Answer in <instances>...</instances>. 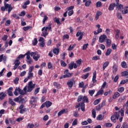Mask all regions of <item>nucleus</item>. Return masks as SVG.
<instances>
[{
  "instance_id": "a878e982",
  "label": "nucleus",
  "mask_w": 128,
  "mask_h": 128,
  "mask_svg": "<svg viewBox=\"0 0 128 128\" xmlns=\"http://www.w3.org/2000/svg\"><path fill=\"white\" fill-rule=\"evenodd\" d=\"M109 64L110 63L108 62H106L103 64V65H102L103 70H106V68H108V66Z\"/></svg>"
},
{
  "instance_id": "bf43d9fd",
  "label": "nucleus",
  "mask_w": 128,
  "mask_h": 128,
  "mask_svg": "<svg viewBox=\"0 0 128 128\" xmlns=\"http://www.w3.org/2000/svg\"><path fill=\"white\" fill-rule=\"evenodd\" d=\"M100 59V56H94L92 58L93 60H98Z\"/></svg>"
},
{
  "instance_id": "f8f14e48",
  "label": "nucleus",
  "mask_w": 128,
  "mask_h": 128,
  "mask_svg": "<svg viewBox=\"0 0 128 128\" xmlns=\"http://www.w3.org/2000/svg\"><path fill=\"white\" fill-rule=\"evenodd\" d=\"M118 112H120L121 116V117L119 118V120L120 122H122V118H124V109H121Z\"/></svg>"
},
{
  "instance_id": "a211bd4d",
  "label": "nucleus",
  "mask_w": 128,
  "mask_h": 128,
  "mask_svg": "<svg viewBox=\"0 0 128 128\" xmlns=\"http://www.w3.org/2000/svg\"><path fill=\"white\" fill-rule=\"evenodd\" d=\"M96 72L94 71V74H93V76H92V82L93 84H95V82H96Z\"/></svg>"
},
{
  "instance_id": "7ed1b4c3",
  "label": "nucleus",
  "mask_w": 128,
  "mask_h": 128,
  "mask_svg": "<svg viewBox=\"0 0 128 128\" xmlns=\"http://www.w3.org/2000/svg\"><path fill=\"white\" fill-rule=\"evenodd\" d=\"M30 56L32 57L36 62L38 60V58H40V55L38 52H32L30 53Z\"/></svg>"
},
{
  "instance_id": "0eeeda50",
  "label": "nucleus",
  "mask_w": 128,
  "mask_h": 128,
  "mask_svg": "<svg viewBox=\"0 0 128 128\" xmlns=\"http://www.w3.org/2000/svg\"><path fill=\"white\" fill-rule=\"evenodd\" d=\"M79 108L78 110L81 109V110H82V112L86 111V109H85L86 106H85L84 103V102L79 103L76 106V108Z\"/></svg>"
},
{
  "instance_id": "a19ab883",
  "label": "nucleus",
  "mask_w": 128,
  "mask_h": 128,
  "mask_svg": "<svg viewBox=\"0 0 128 128\" xmlns=\"http://www.w3.org/2000/svg\"><path fill=\"white\" fill-rule=\"evenodd\" d=\"M88 76H90V73H87L85 75H82V78L83 80H86V78H88Z\"/></svg>"
},
{
  "instance_id": "aec40b11",
  "label": "nucleus",
  "mask_w": 128,
  "mask_h": 128,
  "mask_svg": "<svg viewBox=\"0 0 128 128\" xmlns=\"http://www.w3.org/2000/svg\"><path fill=\"white\" fill-rule=\"evenodd\" d=\"M104 106V102H102L101 104L97 106H96V110H100V109L103 108V106Z\"/></svg>"
},
{
  "instance_id": "a18cd8bd",
  "label": "nucleus",
  "mask_w": 128,
  "mask_h": 128,
  "mask_svg": "<svg viewBox=\"0 0 128 128\" xmlns=\"http://www.w3.org/2000/svg\"><path fill=\"white\" fill-rule=\"evenodd\" d=\"M118 90L119 92H124V87H120V88H118Z\"/></svg>"
},
{
  "instance_id": "58836bf2",
  "label": "nucleus",
  "mask_w": 128,
  "mask_h": 128,
  "mask_svg": "<svg viewBox=\"0 0 128 128\" xmlns=\"http://www.w3.org/2000/svg\"><path fill=\"white\" fill-rule=\"evenodd\" d=\"M104 116H102V114H100L96 117L97 120H102Z\"/></svg>"
},
{
  "instance_id": "39448f33",
  "label": "nucleus",
  "mask_w": 128,
  "mask_h": 128,
  "mask_svg": "<svg viewBox=\"0 0 128 128\" xmlns=\"http://www.w3.org/2000/svg\"><path fill=\"white\" fill-rule=\"evenodd\" d=\"M119 118H120V112H116L114 115L112 116L111 120L113 122H116V119L118 120Z\"/></svg>"
},
{
  "instance_id": "2eb2a0df",
  "label": "nucleus",
  "mask_w": 128,
  "mask_h": 128,
  "mask_svg": "<svg viewBox=\"0 0 128 128\" xmlns=\"http://www.w3.org/2000/svg\"><path fill=\"white\" fill-rule=\"evenodd\" d=\"M66 112H68V110H66V109H63L61 110L58 114V118H60V116L64 114H66Z\"/></svg>"
},
{
  "instance_id": "7c9ffc66",
  "label": "nucleus",
  "mask_w": 128,
  "mask_h": 128,
  "mask_svg": "<svg viewBox=\"0 0 128 128\" xmlns=\"http://www.w3.org/2000/svg\"><path fill=\"white\" fill-rule=\"evenodd\" d=\"M5 96H6V93L4 92L0 93V97H1V100H4Z\"/></svg>"
},
{
  "instance_id": "c9c22d12",
  "label": "nucleus",
  "mask_w": 128,
  "mask_h": 128,
  "mask_svg": "<svg viewBox=\"0 0 128 128\" xmlns=\"http://www.w3.org/2000/svg\"><path fill=\"white\" fill-rule=\"evenodd\" d=\"M28 78L30 80H32V78H34V73H32V72H28Z\"/></svg>"
},
{
  "instance_id": "423d86ee",
  "label": "nucleus",
  "mask_w": 128,
  "mask_h": 128,
  "mask_svg": "<svg viewBox=\"0 0 128 128\" xmlns=\"http://www.w3.org/2000/svg\"><path fill=\"white\" fill-rule=\"evenodd\" d=\"M36 84H32V81H30L28 82L27 92H32V90L34 88Z\"/></svg>"
},
{
  "instance_id": "9d476101",
  "label": "nucleus",
  "mask_w": 128,
  "mask_h": 128,
  "mask_svg": "<svg viewBox=\"0 0 128 128\" xmlns=\"http://www.w3.org/2000/svg\"><path fill=\"white\" fill-rule=\"evenodd\" d=\"M14 66L13 70H16L18 67V66L20 64V60H18V59H16L14 62Z\"/></svg>"
},
{
  "instance_id": "774afa93",
  "label": "nucleus",
  "mask_w": 128,
  "mask_h": 128,
  "mask_svg": "<svg viewBox=\"0 0 128 128\" xmlns=\"http://www.w3.org/2000/svg\"><path fill=\"white\" fill-rule=\"evenodd\" d=\"M34 66H31L28 69V72H32L34 70Z\"/></svg>"
},
{
  "instance_id": "09e8293b",
  "label": "nucleus",
  "mask_w": 128,
  "mask_h": 128,
  "mask_svg": "<svg viewBox=\"0 0 128 128\" xmlns=\"http://www.w3.org/2000/svg\"><path fill=\"white\" fill-rule=\"evenodd\" d=\"M26 56V54H20L18 56L17 60H20V58H24V56Z\"/></svg>"
},
{
  "instance_id": "2f4dec72",
  "label": "nucleus",
  "mask_w": 128,
  "mask_h": 128,
  "mask_svg": "<svg viewBox=\"0 0 128 128\" xmlns=\"http://www.w3.org/2000/svg\"><path fill=\"white\" fill-rule=\"evenodd\" d=\"M34 124L32 123H28L26 126V128H34Z\"/></svg>"
},
{
  "instance_id": "b1692460",
  "label": "nucleus",
  "mask_w": 128,
  "mask_h": 128,
  "mask_svg": "<svg viewBox=\"0 0 128 128\" xmlns=\"http://www.w3.org/2000/svg\"><path fill=\"white\" fill-rule=\"evenodd\" d=\"M12 87H10L8 90V94L10 96H12Z\"/></svg>"
},
{
  "instance_id": "37998d69",
  "label": "nucleus",
  "mask_w": 128,
  "mask_h": 128,
  "mask_svg": "<svg viewBox=\"0 0 128 128\" xmlns=\"http://www.w3.org/2000/svg\"><path fill=\"white\" fill-rule=\"evenodd\" d=\"M106 44L108 48L110 46V44H112V42H110V40L106 39Z\"/></svg>"
},
{
  "instance_id": "c85d7f7f",
  "label": "nucleus",
  "mask_w": 128,
  "mask_h": 128,
  "mask_svg": "<svg viewBox=\"0 0 128 128\" xmlns=\"http://www.w3.org/2000/svg\"><path fill=\"white\" fill-rule=\"evenodd\" d=\"M118 72V66L116 64H114L112 67V72L116 74Z\"/></svg>"
},
{
  "instance_id": "4c0bfd02",
  "label": "nucleus",
  "mask_w": 128,
  "mask_h": 128,
  "mask_svg": "<svg viewBox=\"0 0 128 128\" xmlns=\"http://www.w3.org/2000/svg\"><path fill=\"white\" fill-rule=\"evenodd\" d=\"M112 53V49L110 48H108L106 50V56H110V54Z\"/></svg>"
},
{
  "instance_id": "20e7f679",
  "label": "nucleus",
  "mask_w": 128,
  "mask_h": 128,
  "mask_svg": "<svg viewBox=\"0 0 128 128\" xmlns=\"http://www.w3.org/2000/svg\"><path fill=\"white\" fill-rule=\"evenodd\" d=\"M26 62L28 64H32V59L30 58V52L28 51L26 53Z\"/></svg>"
},
{
  "instance_id": "e433bc0d",
  "label": "nucleus",
  "mask_w": 128,
  "mask_h": 128,
  "mask_svg": "<svg viewBox=\"0 0 128 128\" xmlns=\"http://www.w3.org/2000/svg\"><path fill=\"white\" fill-rule=\"evenodd\" d=\"M18 94H20V88H16L14 92V94L15 96H18Z\"/></svg>"
},
{
  "instance_id": "72a5a7b5",
  "label": "nucleus",
  "mask_w": 128,
  "mask_h": 128,
  "mask_svg": "<svg viewBox=\"0 0 128 128\" xmlns=\"http://www.w3.org/2000/svg\"><path fill=\"white\" fill-rule=\"evenodd\" d=\"M53 52L54 54H56V56H58V54L60 53V49L58 48H54L53 50Z\"/></svg>"
},
{
  "instance_id": "dca6fc26",
  "label": "nucleus",
  "mask_w": 128,
  "mask_h": 128,
  "mask_svg": "<svg viewBox=\"0 0 128 128\" xmlns=\"http://www.w3.org/2000/svg\"><path fill=\"white\" fill-rule=\"evenodd\" d=\"M116 10H120V12H122V9L124 8V5L118 3L116 5Z\"/></svg>"
},
{
  "instance_id": "ddd939ff",
  "label": "nucleus",
  "mask_w": 128,
  "mask_h": 128,
  "mask_svg": "<svg viewBox=\"0 0 128 128\" xmlns=\"http://www.w3.org/2000/svg\"><path fill=\"white\" fill-rule=\"evenodd\" d=\"M64 78H70L72 75V74L68 72V70H66L65 72H64Z\"/></svg>"
},
{
  "instance_id": "4468645a",
  "label": "nucleus",
  "mask_w": 128,
  "mask_h": 128,
  "mask_svg": "<svg viewBox=\"0 0 128 128\" xmlns=\"http://www.w3.org/2000/svg\"><path fill=\"white\" fill-rule=\"evenodd\" d=\"M38 98L32 96L31 98V100H30V104H32L33 106H36V100Z\"/></svg>"
},
{
  "instance_id": "412c9836",
  "label": "nucleus",
  "mask_w": 128,
  "mask_h": 128,
  "mask_svg": "<svg viewBox=\"0 0 128 128\" xmlns=\"http://www.w3.org/2000/svg\"><path fill=\"white\" fill-rule=\"evenodd\" d=\"M120 96V94L118 92H115L112 96V98L116 100V98H118Z\"/></svg>"
},
{
  "instance_id": "338daca9",
  "label": "nucleus",
  "mask_w": 128,
  "mask_h": 128,
  "mask_svg": "<svg viewBox=\"0 0 128 128\" xmlns=\"http://www.w3.org/2000/svg\"><path fill=\"white\" fill-rule=\"evenodd\" d=\"M78 124V119H75L72 123V126H76Z\"/></svg>"
},
{
  "instance_id": "bb28decb",
  "label": "nucleus",
  "mask_w": 128,
  "mask_h": 128,
  "mask_svg": "<svg viewBox=\"0 0 128 128\" xmlns=\"http://www.w3.org/2000/svg\"><path fill=\"white\" fill-rule=\"evenodd\" d=\"M44 104H45L46 108H50V106H51L52 104V103L50 101H46L44 103Z\"/></svg>"
},
{
  "instance_id": "6ab92c4d",
  "label": "nucleus",
  "mask_w": 128,
  "mask_h": 128,
  "mask_svg": "<svg viewBox=\"0 0 128 128\" xmlns=\"http://www.w3.org/2000/svg\"><path fill=\"white\" fill-rule=\"evenodd\" d=\"M27 88L26 86H25L24 88V90H20V91H19V94H26V90H27Z\"/></svg>"
},
{
  "instance_id": "13d9d810",
  "label": "nucleus",
  "mask_w": 128,
  "mask_h": 128,
  "mask_svg": "<svg viewBox=\"0 0 128 128\" xmlns=\"http://www.w3.org/2000/svg\"><path fill=\"white\" fill-rule=\"evenodd\" d=\"M60 65L62 66H67L66 63L64 60L60 61Z\"/></svg>"
},
{
  "instance_id": "79ce46f5",
  "label": "nucleus",
  "mask_w": 128,
  "mask_h": 128,
  "mask_svg": "<svg viewBox=\"0 0 128 128\" xmlns=\"http://www.w3.org/2000/svg\"><path fill=\"white\" fill-rule=\"evenodd\" d=\"M92 116L94 118H96V110L94 109H93L92 110Z\"/></svg>"
},
{
  "instance_id": "5fc2aeb1",
  "label": "nucleus",
  "mask_w": 128,
  "mask_h": 128,
  "mask_svg": "<svg viewBox=\"0 0 128 128\" xmlns=\"http://www.w3.org/2000/svg\"><path fill=\"white\" fill-rule=\"evenodd\" d=\"M37 44H38V39H36V38H35L32 40V44L33 46H36Z\"/></svg>"
},
{
  "instance_id": "1a4fd4ad",
  "label": "nucleus",
  "mask_w": 128,
  "mask_h": 128,
  "mask_svg": "<svg viewBox=\"0 0 128 128\" xmlns=\"http://www.w3.org/2000/svg\"><path fill=\"white\" fill-rule=\"evenodd\" d=\"M84 32H82L80 31L78 32L76 34V36L78 37V40L80 42L82 40V36H84Z\"/></svg>"
},
{
  "instance_id": "f704fd0d",
  "label": "nucleus",
  "mask_w": 128,
  "mask_h": 128,
  "mask_svg": "<svg viewBox=\"0 0 128 128\" xmlns=\"http://www.w3.org/2000/svg\"><path fill=\"white\" fill-rule=\"evenodd\" d=\"M54 86H56L57 88H60V84L56 82H54Z\"/></svg>"
},
{
  "instance_id": "473e14b6",
  "label": "nucleus",
  "mask_w": 128,
  "mask_h": 128,
  "mask_svg": "<svg viewBox=\"0 0 128 128\" xmlns=\"http://www.w3.org/2000/svg\"><path fill=\"white\" fill-rule=\"evenodd\" d=\"M74 48H76V44H74L72 46L70 45L68 48V50H74Z\"/></svg>"
},
{
  "instance_id": "69168bd1",
  "label": "nucleus",
  "mask_w": 128,
  "mask_h": 128,
  "mask_svg": "<svg viewBox=\"0 0 128 128\" xmlns=\"http://www.w3.org/2000/svg\"><path fill=\"white\" fill-rule=\"evenodd\" d=\"M10 20H7L5 23V26H10Z\"/></svg>"
},
{
  "instance_id": "c03bdc74",
  "label": "nucleus",
  "mask_w": 128,
  "mask_h": 128,
  "mask_svg": "<svg viewBox=\"0 0 128 128\" xmlns=\"http://www.w3.org/2000/svg\"><path fill=\"white\" fill-rule=\"evenodd\" d=\"M121 76H128V71H124V72H122Z\"/></svg>"
},
{
  "instance_id": "c756f323",
  "label": "nucleus",
  "mask_w": 128,
  "mask_h": 128,
  "mask_svg": "<svg viewBox=\"0 0 128 128\" xmlns=\"http://www.w3.org/2000/svg\"><path fill=\"white\" fill-rule=\"evenodd\" d=\"M121 66L123 68H128V66L126 65V62L124 61L122 62H121Z\"/></svg>"
},
{
  "instance_id": "680f3d73",
  "label": "nucleus",
  "mask_w": 128,
  "mask_h": 128,
  "mask_svg": "<svg viewBox=\"0 0 128 128\" xmlns=\"http://www.w3.org/2000/svg\"><path fill=\"white\" fill-rule=\"evenodd\" d=\"M82 100H83L84 102H88V98L86 97V96H84L82 98Z\"/></svg>"
},
{
  "instance_id": "603ef678",
  "label": "nucleus",
  "mask_w": 128,
  "mask_h": 128,
  "mask_svg": "<svg viewBox=\"0 0 128 128\" xmlns=\"http://www.w3.org/2000/svg\"><path fill=\"white\" fill-rule=\"evenodd\" d=\"M102 6V2L98 1L96 3V8H100Z\"/></svg>"
},
{
  "instance_id": "49530a36",
  "label": "nucleus",
  "mask_w": 128,
  "mask_h": 128,
  "mask_svg": "<svg viewBox=\"0 0 128 128\" xmlns=\"http://www.w3.org/2000/svg\"><path fill=\"white\" fill-rule=\"evenodd\" d=\"M54 22H56L57 24H62V23H60V18H55Z\"/></svg>"
},
{
  "instance_id": "6e6d98bb",
  "label": "nucleus",
  "mask_w": 128,
  "mask_h": 128,
  "mask_svg": "<svg viewBox=\"0 0 128 128\" xmlns=\"http://www.w3.org/2000/svg\"><path fill=\"white\" fill-rule=\"evenodd\" d=\"M68 68L69 70H72L74 68V62H72L68 64Z\"/></svg>"
},
{
  "instance_id": "864d4df0",
  "label": "nucleus",
  "mask_w": 128,
  "mask_h": 128,
  "mask_svg": "<svg viewBox=\"0 0 128 128\" xmlns=\"http://www.w3.org/2000/svg\"><path fill=\"white\" fill-rule=\"evenodd\" d=\"M76 64L78 65V66H80L82 64V59H79L76 61Z\"/></svg>"
},
{
  "instance_id": "9b49d317",
  "label": "nucleus",
  "mask_w": 128,
  "mask_h": 128,
  "mask_svg": "<svg viewBox=\"0 0 128 128\" xmlns=\"http://www.w3.org/2000/svg\"><path fill=\"white\" fill-rule=\"evenodd\" d=\"M14 100L16 102H24V98H22V96H20L18 98H14Z\"/></svg>"
},
{
  "instance_id": "8fccbe9b",
  "label": "nucleus",
  "mask_w": 128,
  "mask_h": 128,
  "mask_svg": "<svg viewBox=\"0 0 128 128\" xmlns=\"http://www.w3.org/2000/svg\"><path fill=\"white\" fill-rule=\"evenodd\" d=\"M9 104H12V106H16V102H14V100H12V98H9Z\"/></svg>"
},
{
  "instance_id": "f257e3e1",
  "label": "nucleus",
  "mask_w": 128,
  "mask_h": 128,
  "mask_svg": "<svg viewBox=\"0 0 128 128\" xmlns=\"http://www.w3.org/2000/svg\"><path fill=\"white\" fill-rule=\"evenodd\" d=\"M4 6L1 7V10L4 12L6 10L8 12V14H10L14 8V6H12V4L4 3Z\"/></svg>"
},
{
  "instance_id": "4d7b16f0",
  "label": "nucleus",
  "mask_w": 128,
  "mask_h": 128,
  "mask_svg": "<svg viewBox=\"0 0 128 128\" xmlns=\"http://www.w3.org/2000/svg\"><path fill=\"white\" fill-rule=\"evenodd\" d=\"M30 28H32V26H24L23 28V30L25 32H26V30H30Z\"/></svg>"
},
{
  "instance_id": "3c124183",
  "label": "nucleus",
  "mask_w": 128,
  "mask_h": 128,
  "mask_svg": "<svg viewBox=\"0 0 128 128\" xmlns=\"http://www.w3.org/2000/svg\"><path fill=\"white\" fill-rule=\"evenodd\" d=\"M100 98L96 100L94 102V106H96V104H100Z\"/></svg>"
},
{
  "instance_id": "f3484780",
  "label": "nucleus",
  "mask_w": 128,
  "mask_h": 128,
  "mask_svg": "<svg viewBox=\"0 0 128 128\" xmlns=\"http://www.w3.org/2000/svg\"><path fill=\"white\" fill-rule=\"evenodd\" d=\"M121 12L122 14H126L128 13V6H124Z\"/></svg>"
},
{
  "instance_id": "393cba45",
  "label": "nucleus",
  "mask_w": 128,
  "mask_h": 128,
  "mask_svg": "<svg viewBox=\"0 0 128 128\" xmlns=\"http://www.w3.org/2000/svg\"><path fill=\"white\" fill-rule=\"evenodd\" d=\"M104 91L102 88H101L100 90L97 92L96 94L95 95V96H98L102 94H104Z\"/></svg>"
},
{
  "instance_id": "4be33fe9",
  "label": "nucleus",
  "mask_w": 128,
  "mask_h": 128,
  "mask_svg": "<svg viewBox=\"0 0 128 128\" xmlns=\"http://www.w3.org/2000/svg\"><path fill=\"white\" fill-rule=\"evenodd\" d=\"M74 80H68L67 82V84L69 88H72V86H74Z\"/></svg>"
},
{
  "instance_id": "de8ad7c7",
  "label": "nucleus",
  "mask_w": 128,
  "mask_h": 128,
  "mask_svg": "<svg viewBox=\"0 0 128 128\" xmlns=\"http://www.w3.org/2000/svg\"><path fill=\"white\" fill-rule=\"evenodd\" d=\"M116 38L118 39L119 38V34H120V30H116Z\"/></svg>"
},
{
  "instance_id": "ea45409f",
  "label": "nucleus",
  "mask_w": 128,
  "mask_h": 128,
  "mask_svg": "<svg viewBox=\"0 0 128 128\" xmlns=\"http://www.w3.org/2000/svg\"><path fill=\"white\" fill-rule=\"evenodd\" d=\"M88 92H89V94H90L91 96H92L94 92H96V90H89Z\"/></svg>"
},
{
  "instance_id": "5701e85b",
  "label": "nucleus",
  "mask_w": 128,
  "mask_h": 128,
  "mask_svg": "<svg viewBox=\"0 0 128 128\" xmlns=\"http://www.w3.org/2000/svg\"><path fill=\"white\" fill-rule=\"evenodd\" d=\"M100 16H102V12L98 11L96 13L95 18L96 20H98V18H100Z\"/></svg>"
},
{
  "instance_id": "6e6552de",
  "label": "nucleus",
  "mask_w": 128,
  "mask_h": 128,
  "mask_svg": "<svg viewBox=\"0 0 128 128\" xmlns=\"http://www.w3.org/2000/svg\"><path fill=\"white\" fill-rule=\"evenodd\" d=\"M108 38V37L106 36V35L104 34L103 35H101L99 37V42H100L101 44H102V42H106V40Z\"/></svg>"
},
{
  "instance_id": "052dcab7",
  "label": "nucleus",
  "mask_w": 128,
  "mask_h": 128,
  "mask_svg": "<svg viewBox=\"0 0 128 128\" xmlns=\"http://www.w3.org/2000/svg\"><path fill=\"white\" fill-rule=\"evenodd\" d=\"M40 88H36L34 92V94H38L40 92Z\"/></svg>"
},
{
  "instance_id": "cd10ccee",
  "label": "nucleus",
  "mask_w": 128,
  "mask_h": 128,
  "mask_svg": "<svg viewBox=\"0 0 128 128\" xmlns=\"http://www.w3.org/2000/svg\"><path fill=\"white\" fill-rule=\"evenodd\" d=\"M114 6H116L115 4H111L109 6L108 10H114Z\"/></svg>"
},
{
  "instance_id": "0e129e2a",
  "label": "nucleus",
  "mask_w": 128,
  "mask_h": 128,
  "mask_svg": "<svg viewBox=\"0 0 128 128\" xmlns=\"http://www.w3.org/2000/svg\"><path fill=\"white\" fill-rule=\"evenodd\" d=\"M128 82V79H126L125 80H121L120 82V84H124L126 82Z\"/></svg>"
},
{
  "instance_id": "f03ea898",
  "label": "nucleus",
  "mask_w": 128,
  "mask_h": 128,
  "mask_svg": "<svg viewBox=\"0 0 128 128\" xmlns=\"http://www.w3.org/2000/svg\"><path fill=\"white\" fill-rule=\"evenodd\" d=\"M48 30H50L52 32V26H48L46 27H44L42 29V36H44V38L46 37V36L48 34Z\"/></svg>"
},
{
  "instance_id": "e2e57ef3",
  "label": "nucleus",
  "mask_w": 128,
  "mask_h": 128,
  "mask_svg": "<svg viewBox=\"0 0 128 128\" xmlns=\"http://www.w3.org/2000/svg\"><path fill=\"white\" fill-rule=\"evenodd\" d=\"M90 4H92V1L89 0L86 2L85 6H90Z\"/></svg>"
}]
</instances>
